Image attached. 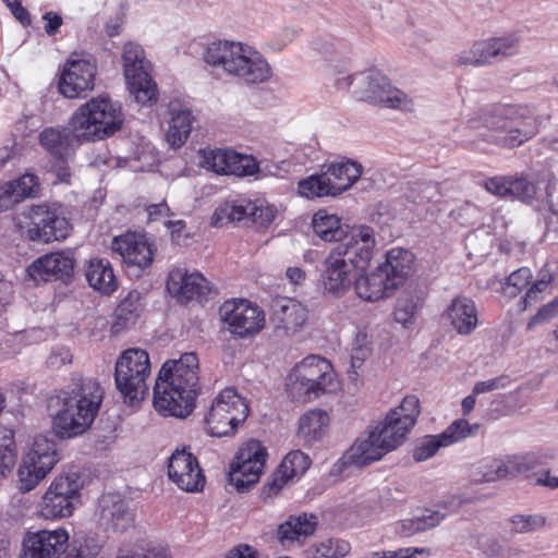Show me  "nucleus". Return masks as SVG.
Returning a JSON list of instances; mask_svg holds the SVG:
<instances>
[{
  "label": "nucleus",
  "instance_id": "1",
  "mask_svg": "<svg viewBox=\"0 0 558 558\" xmlns=\"http://www.w3.org/2000/svg\"><path fill=\"white\" fill-rule=\"evenodd\" d=\"M421 413L420 400L410 395L391 409L383 423L356 438L354 444L339 460L341 466L363 468L380 460L385 454L398 448L405 440L408 433L416 424Z\"/></svg>",
  "mask_w": 558,
  "mask_h": 558
},
{
  "label": "nucleus",
  "instance_id": "2",
  "mask_svg": "<svg viewBox=\"0 0 558 558\" xmlns=\"http://www.w3.org/2000/svg\"><path fill=\"white\" fill-rule=\"evenodd\" d=\"M104 400V389L93 377L74 374L60 395L49 399V409L58 408L52 414V429L61 439L84 434L95 421Z\"/></svg>",
  "mask_w": 558,
  "mask_h": 558
},
{
  "label": "nucleus",
  "instance_id": "3",
  "mask_svg": "<svg viewBox=\"0 0 558 558\" xmlns=\"http://www.w3.org/2000/svg\"><path fill=\"white\" fill-rule=\"evenodd\" d=\"M353 244H337L323 263L322 281L324 293L335 298L344 295L354 283L360 271H365L373 256L376 241L368 233L357 231L351 238Z\"/></svg>",
  "mask_w": 558,
  "mask_h": 558
},
{
  "label": "nucleus",
  "instance_id": "4",
  "mask_svg": "<svg viewBox=\"0 0 558 558\" xmlns=\"http://www.w3.org/2000/svg\"><path fill=\"white\" fill-rule=\"evenodd\" d=\"M339 89H351L360 99L386 108L412 111L414 104L378 70H367L336 81Z\"/></svg>",
  "mask_w": 558,
  "mask_h": 558
},
{
  "label": "nucleus",
  "instance_id": "5",
  "mask_svg": "<svg viewBox=\"0 0 558 558\" xmlns=\"http://www.w3.org/2000/svg\"><path fill=\"white\" fill-rule=\"evenodd\" d=\"M121 106L107 96L92 98L82 105L70 119L74 129L83 132L89 142L112 136L123 125Z\"/></svg>",
  "mask_w": 558,
  "mask_h": 558
},
{
  "label": "nucleus",
  "instance_id": "6",
  "mask_svg": "<svg viewBox=\"0 0 558 558\" xmlns=\"http://www.w3.org/2000/svg\"><path fill=\"white\" fill-rule=\"evenodd\" d=\"M149 375L150 362L145 350L131 348L122 352L116 362L114 383L124 403L135 407L145 399Z\"/></svg>",
  "mask_w": 558,
  "mask_h": 558
},
{
  "label": "nucleus",
  "instance_id": "7",
  "mask_svg": "<svg viewBox=\"0 0 558 558\" xmlns=\"http://www.w3.org/2000/svg\"><path fill=\"white\" fill-rule=\"evenodd\" d=\"M484 126L489 132L483 133L486 141L510 148L522 145L537 133L535 119L511 107H500L486 114Z\"/></svg>",
  "mask_w": 558,
  "mask_h": 558
},
{
  "label": "nucleus",
  "instance_id": "8",
  "mask_svg": "<svg viewBox=\"0 0 558 558\" xmlns=\"http://www.w3.org/2000/svg\"><path fill=\"white\" fill-rule=\"evenodd\" d=\"M17 226L23 236L41 243L62 241L72 229L68 218L58 208L46 204L32 205L23 210Z\"/></svg>",
  "mask_w": 558,
  "mask_h": 558
},
{
  "label": "nucleus",
  "instance_id": "9",
  "mask_svg": "<svg viewBox=\"0 0 558 558\" xmlns=\"http://www.w3.org/2000/svg\"><path fill=\"white\" fill-rule=\"evenodd\" d=\"M326 170L299 182V193L307 198L337 196L349 190L361 177V163L344 159L325 165Z\"/></svg>",
  "mask_w": 558,
  "mask_h": 558
},
{
  "label": "nucleus",
  "instance_id": "10",
  "mask_svg": "<svg viewBox=\"0 0 558 558\" xmlns=\"http://www.w3.org/2000/svg\"><path fill=\"white\" fill-rule=\"evenodd\" d=\"M248 405L234 388H226L213 400L205 422L208 433L214 437H226L235 434L238 427L248 415Z\"/></svg>",
  "mask_w": 558,
  "mask_h": 558
},
{
  "label": "nucleus",
  "instance_id": "11",
  "mask_svg": "<svg viewBox=\"0 0 558 558\" xmlns=\"http://www.w3.org/2000/svg\"><path fill=\"white\" fill-rule=\"evenodd\" d=\"M123 72L130 93L141 106H151L157 101V84L149 73L150 63L143 48L128 43L122 53Z\"/></svg>",
  "mask_w": 558,
  "mask_h": 558
},
{
  "label": "nucleus",
  "instance_id": "12",
  "mask_svg": "<svg viewBox=\"0 0 558 558\" xmlns=\"http://www.w3.org/2000/svg\"><path fill=\"white\" fill-rule=\"evenodd\" d=\"M59 461L57 444L45 436H38L17 469L19 490H33Z\"/></svg>",
  "mask_w": 558,
  "mask_h": 558
},
{
  "label": "nucleus",
  "instance_id": "13",
  "mask_svg": "<svg viewBox=\"0 0 558 558\" xmlns=\"http://www.w3.org/2000/svg\"><path fill=\"white\" fill-rule=\"evenodd\" d=\"M520 36L514 33L499 37L476 40L473 45L456 56L458 65L482 66L519 54Z\"/></svg>",
  "mask_w": 558,
  "mask_h": 558
},
{
  "label": "nucleus",
  "instance_id": "14",
  "mask_svg": "<svg viewBox=\"0 0 558 558\" xmlns=\"http://www.w3.org/2000/svg\"><path fill=\"white\" fill-rule=\"evenodd\" d=\"M266 458V448L256 439H251L239 449L228 473L229 483L238 493L247 492L258 482Z\"/></svg>",
  "mask_w": 558,
  "mask_h": 558
},
{
  "label": "nucleus",
  "instance_id": "15",
  "mask_svg": "<svg viewBox=\"0 0 558 558\" xmlns=\"http://www.w3.org/2000/svg\"><path fill=\"white\" fill-rule=\"evenodd\" d=\"M199 361L195 352H186L177 359V420L193 414L202 393L198 377Z\"/></svg>",
  "mask_w": 558,
  "mask_h": 558
},
{
  "label": "nucleus",
  "instance_id": "16",
  "mask_svg": "<svg viewBox=\"0 0 558 558\" xmlns=\"http://www.w3.org/2000/svg\"><path fill=\"white\" fill-rule=\"evenodd\" d=\"M220 315L229 331L240 338L258 333L265 325L264 312L244 299L226 301L220 307Z\"/></svg>",
  "mask_w": 558,
  "mask_h": 558
},
{
  "label": "nucleus",
  "instance_id": "17",
  "mask_svg": "<svg viewBox=\"0 0 558 558\" xmlns=\"http://www.w3.org/2000/svg\"><path fill=\"white\" fill-rule=\"evenodd\" d=\"M75 266L72 252H51L36 258L26 268V278L36 284L52 281L69 284L74 278Z\"/></svg>",
  "mask_w": 558,
  "mask_h": 558
},
{
  "label": "nucleus",
  "instance_id": "18",
  "mask_svg": "<svg viewBox=\"0 0 558 558\" xmlns=\"http://www.w3.org/2000/svg\"><path fill=\"white\" fill-rule=\"evenodd\" d=\"M97 66L88 59L69 58L59 78V92L65 98H83L94 89Z\"/></svg>",
  "mask_w": 558,
  "mask_h": 558
},
{
  "label": "nucleus",
  "instance_id": "19",
  "mask_svg": "<svg viewBox=\"0 0 558 558\" xmlns=\"http://www.w3.org/2000/svg\"><path fill=\"white\" fill-rule=\"evenodd\" d=\"M69 538L68 531L61 527L28 531L22 542L20 558H61Z\"/></svg>",
  "mask_w": 558,
  "mask_h": 558
},
{
  "label": "nucleus",
  "instance_id": "20",
  "mask_svg": "<svg viewBox=\"0 0 558 558\" xmlns=\"http://www.w3.org/2000/svg\"><path fill=\"white\" fill-rule=\"evenodd\" d=\"M111 248L118 253L123 264L129 268H134L141 272L153 263V248L145 234L128 231L124 234L116 236Z\"/></svg>",
  "mask_w": 558,
  "mask_h": 558
},
{
  "label": "nucleus",
  "instance_id": "21",
  "mask_svg": "<svg viewBox=\"0 0 558 558\" xmlns=\"http://www.w3.org/2000/svg\"><path fill=\"white\" fill-rule=\"evenodd\" d=\"M312 227L315 234L326 242H338V244H348L351 242V244H353L354 241H351V238L355 235L357 231H362L363 234L367 232L368 239L375 240L373 228L367 226L350 227L349 225L342 223L337 215L329 214L325 209H319L314 214Z\"/></svg>",
  "mask_w": 558,
  "mask_h": 558
},
{
  "label": "nucleus",
  "instance_id": "22",
  "mask_svg": "<svg viewBox=\"0 0 558 558\" xmlns=\"http://www.w3.org/2000/svg\"><path fill=\"white\" fill-rule=\"evenodd\" d=\"M88 142L85 134L70 123L62 128H46L39 134L40 145L56 159L65 161L82 143Z\"/></svg>",
  "mask_w": 558,
  "mask_h": 558
},
{
  "label": "nucleus",
  "instance_id": "23",
  "mask_svg": "<svg viewBox=\"0 0 558 558\" xmlns=\"http://www.w3.org/2000/svg\"><path fill=\"white\" fill-rule=\"evenodd\" d=\"M271 75L272 70L267 59L258 50L244 45L232 76L252 86L268 82Z\"/></svg>",
  "mask_w": 558,
  "mask_h": 558
},
{
  "label": "nucleus",
  "instance_id": "24",
  "mask_svg": "<svg viewBox=\"0 0 558 558\" xmlns=\"http://www.w3.org/2000/svg\"><path fill=\"white\" fill-rule=\"evenodd\" d=\"M98 524L107 532L122 533L133 524L129 504L118 494H107L99 499Z\"/></svg>",
  "mask_w": 558,
  "mask_h": 558
},
{
  "label": "nucleus",
  "instance_id": "25",
  "mask_svg": "<svg viewBox=\"0 0 558 558\" xmlns=\"http://www.w3.org/2000/svg\"><path fill=\"white\" fill-rule=\"evenodd\" d=\"M471 435V426L466 420H457L438 435L425 436L413 452L415 461L422 462L432 458L441 447H447Z\"/></svg>",
  "mask_w": 558,
  "mask_h": 558
},
{
  "label": "nucleus",
  "instance_id": "26",
  "mask_svg": "<svg viewBox=\"0 0 558 558\" xmlns=\"http://www.w3.org/2000/svg\"><path fill=\"white\" fill-rule=\"evenodd\" d=\"M444 316L460 336L471 335L478 326L476 304L471 298L465 295L453 298L447 306Z\"/></svg>",
  "mask_w": 558,
  "mask_h": 558
},
{
  "label": "nucleus",
  "instance_id": "27",
  "mask_svg": "<svg viewBox=\"0 0 558 558\" xmlns=\"http://www.w3.org/2000/svg\"><path fill=\"white\" fill-rule=\"evenodd\" d=\"M153 404L163 417L174 416V359L167 360L154 386Z\"/></svg>",
  "mask_w": 558,
  "mask_h": 558
},
{
  "label": "nucleus",
  "instance_id": "28",
  "mask_svg": "<svg viewBox=\"0 0 558 558\" xmlns=\"http://www.w3.org/2000/svg\"><path fill=\"white\" fill-rule=\"evenodd\" d=\"M414 254L402 247H393L386 253L385 263L377 268L387 274V281L393 290L399 288L414 271Z\"/></svg>",
  "mask_w": 558,
  "mask_h": 558
},
{
  "label": "nucleus",
  "instance_id": "29",
  "mask_svg": "<svg viewBox=\"0 0 558 558\" xmlns=\"http://www.w3.org/2000/svg\"><path fill=\"white\" fill-rule=\"evenodd\" d=\"M292 369L295 371V376L311 381L315 388L324 393L331 391V383L333 374L330 372L331 364L324 357L318 355H310L298 363Z\"/></svg>",
  "mask_w": 558,
  "mask_h": 558
},
{
  "label": "nucleus",
  "instance_id": "30",
  "mask_svg": "<svg viewBox=\"0 0 558 558\" xmlns=\"http://www.w3.org/2000/svg\"><path fill=\"white\" fill-rule=\"evenodd\" d=\"M243 46L244 44L239 41H213L204 50L203 59L208 65L232 76Z\"/></svg>",
  "mask_w": 558,
  "mask_h": 558
},
{
  "label": "nucleus",
  "instance_id": "31",
  "mask_svg": "<svg viewBox=\"0 0 558 558\" xmlns=\"http://www.w3.org/2000/svg\"><path fill=\"white\" fill-rule=\"evenodd\" d=\"M177 276L181 278L179 286L177 284V303H202L208 300L213 287L201 272H181V269L177 268Z\"/></svg>",
  "mask_w": 558,
  "mask_h": 558
},
{
  "label": "nucleus",
  "instance_id": "32",
  "mask_svg": "<svg viewBox=\"0 0 558 558\" xmlns=\"http://www.w3.org/2000/svg\"><path fill=\"white\" fill-rule=\"evenodd\" d=\"M190 162L219 175H229L232 158H238V151L230 148H203L193 149Z\"/></svg>",
  "mask_w": 558,
  "mask_h": 558
},
{
  "label": "nucleus",
  "instance_id": "33",
  "mask_svg": "<svg viewBox=\"0 0 558 558\" xmlns=\"http://www.w3.org/2000/svg\"><path fill=\"white\" fill-rule=\"evenodd\" d=\"M360 271L354 280V289L359 298L375 302L385 296H389L393 289L388 284L387 274H384L377 267L371 274L364 276Z\"/></svg>",
  "mask_w": 558,
  "mask_h": 558
},
{
  "label": "nucleus",
  "instance_id": "34",
  "mask_svg": "<svg viewBox=\"0 0 558 558\" xmlns=\"http://www.w3.org/2000/svg\"><path fill=\"white\" fill-rule=\"evenodd\" d=\"M316 525L317 519L314 514L290 515L283 523L278 525V541L283 546L295 541L301 542L315 532Z\"/></svg>",
  "mask_w": 558,
  "mask_h": 558
},
{
  "label": "nucleus",
  "instance_id": "35",
  "mask_svg": "<svg viewBox=\"0 0 558 558\" xmlns=\"http://www.w3.org/2000/svg\"><path fill=\"white\" fill-rule=\"evenodd\" d=\"M521 475L527 480L534 481L537 473L527 474L520 454L507 456L504 459H495L486 465V470L483 473V477L486 482L514 478Z\"/></svg>",
  "mask_w": 558,
  "mask_h": 558
},
{
  "label": "nucleus",
  "instance_id": "36",
  "mask_svg": "<svg viewBox=\"0 0 558 558\" xmlns=\"http://www.w3.org/2000/svg\"><path fill=\"white\" fill-rule=\"evenodd\" d=\"M143 308L144 304L141 301V293L137 290L130 291L114 311V320L111 326V331L117 335L134 326Z\"/></svg>",
  "mask_w": 558,
  "mask_h": 558
},
{
  "label": "nucleus",
  "instance_id": "37",
  "mask_svg": "<svg viewBox=\"0 0 558 558\" xmlns=\"http://www.w3.org/2000/svg\"><path fill=\"white\" fill-rule=\"evenodd\" d=\"M85 276L89 286L102 294L108 295L118 287L117 277L107 259H90Z\"/></svg>",
  "mask_w": 558,
  "mask_h": 558
},
{
  "label": "nucleus",
  "instance_id": "38",
  "mask_svg": "<svg viewBox=\"0 0 558 558\" xmlns=\"http://www.w3.org/2000/svg\"><path fill=\"white\" fill-rule=\"evenodd\" d=\"M274 319L284 330H294L307 320V311L298 301L283 298L276 301Z\"/></svg>",
  "mask_w": 558,
  "mask_h": 558
},
{
  "label": "nucleus",
  "instance_id": "39",
  "mask_svg": "<svg viewBox=\"0 0 558 558\" xmlns=\"http://www.w3.org/2000/svg\"><path fill=\"white\" fill-rule=\"evenodd\" d=\"M329 422V415L325 410L315 409L307 411L300 417L298 436L305 444L311 445L322 439L328 428Z\"/></svg>",
  "mask_w": 558,
  "mask_h": 558
},
{
  "label": "nucleus",
  "instance_id": "40",
  "mask_svg": "<svg viewBox=\"0 0 558 558\" xmlns=\"http://www.w3.org/2000/svg\"><path fill=\"white\" fill-rule=\"evenodd\" d=\"M252 202L240 199L226 203L218 207L213 217L211 226L219 228L229 222L251 221Z\"/></svg>",
  "mask_w": 558,
  "mask_h": 558
},
{
  "label": "nucleus",
  "instance_id": "41",
  "mask_svg": "<svg viewBox=\"0 0 558 558\" xmlns=\"http://www.w3.org/2000/svg\"><path fill=\"white\" fill-rule=\"evenodd\" d=\"M444 519V513L425 509L421 514L401 520L398 523L397 532L403 537H410L416 533L437 526Z\"/></svg>",
  "mask_w": 558,
  "mask_h": 558
},
{
  "label": "nucleus",
  "instance_id": "42",
  "mask_svg": "<svg viewBox=\"0 0 558 558\" xmlns=\"http://www.w3.org/2000/svg\"><path fill=\"white\" fill-rule=\"evenodd\" d=\"M77 502L73 497L48 489L40 502V513L45 519L65 518L73 513Z\"/></svg>",
  "mask_w": 558,
  "mask_h": 558
},
{
  "label": "nucleus",
  "instance_id": "43",
  "mask_svg": "<svg viewBox=\"0 0 558 558\" xmlns=\"http://www.w3.org/2000/svg\"><path fill=\"white\" fill-rule=\"evenodd\" d=\"M38 189V178L35 174L26 173L10 182L0 198L8 199L10 203H19L26 197L35 196Z\"/></svg>",
  "mask_w": 558,
  "mask_h": 558
},
{
  "label": "nucleus",
  "instance_id": "44",
  "mask_svg": "<svg viewBox=\"0 0 558 558\" xmlns=\"http://www.w3.org/2000/svg\"><path fill=\"white\" fill-rule=\"evenodd\" d=\"M117 558H171V554L161 544L143 541L134 545L123 544Z\"/></svg>",
  "mask_w": 558,
  "mask_h": 558
},
{
  "label": "nucleus",
  "instance_id": "45",
  "mask_svg": "<svg viewBox=\"0 0 558 558\" xmlns=\"http://www.w3.org/2000/svg\"><path fill=\"white\" fill-rule=\"evenodd\" d=\"M350 549L347 541L329 538L311 545L305 555L307 558H341L347 556Z\"/></svg>",
  "mask_w": 558,
  "mask_h": 558
},
{
  "label": "nucleus",
  "instance_id": "46",
  "mask_svg": "<svg viewBox=\"0 0 558 558\" xmlns=\"http://www.w3.org/2000/svg\"><path fill=\"white\" fill-rule=\"evenodd\" d=\"M199 123L192 110L183 107L177 99V150L185 144L192 133L197 137Z\"/></svg>",
  "mask_w": 558,
  "mask_h": 558
},
{
  "label": "nucleus",
  "instance_id": "47",
  "mask_svg": "<svg viewBox=\"0 0 558 558\" xmlns=\"http://www.w3.org/2000/svg\"><path fill=\"white\" fill-rule=\"evenodd\" d=\"M311 465V459L301 450L290 451L278 465V474H282L288 481L305 473Z\"/></svg>",
  "mask_w": 558,
  "mask_h": 558
},
{
  "label": "nucleus",
  "instance_id": "48",
  "mask_svg": "<svg viewBox=\"0 0 558 558\" xmlns=\"http://www.w3.org/2000/svg\"><path fill=\"white\" fill-rule=\"evenodd\" d=\"M295 375V371L291 369L287 378V390L292 399L299 402H307L322 395L315 388V385H311V381L301 379Z\"/></svg>",
  "mask_w": 558,
  "mask_h": 558
},
{
  "label": "nucleus",
  "instance_id": "49",
  "mask_svg": "<svg viewBox=\"0 0 558 558\" xmlns=\"http://www.w3.org/2000/svg\"><path fill=\"white\" fill-rule=\"evenodd\" d=\"M82 485L81 477L77 473H66L57 476L48 489L59 495L73 497L74 500L80 501Z\"/></svg>",
  "mask_w": 558,
  "mask_h": 558
},
{
  "label": "nucleus",
  "instance_id": "50",
  "mask_svg": "<svg viewBox=\"0 0 558 558\" xmlns=\"http://www.w3.org/2000/svg\"><path fill=\"white\" fill-rule=\"evenodd\" d=\"M508 522L512 525L511 533L525 534L543 527L546 519L541 514H513L508 519Z\"/></svg>",
  "mask_w": 558,
  "mask_h": 558
},
{
  "label": "nucleus",
  "instance_id": "51",
  "mask_svg": "<svg viewBox=\"0 0 558 558\" xmlns=\"http://www.w3.org/2000/svg\"><path fill=\"white\" fill-rule=\"evenodd\" d=\"M230 163L229 175L243 178L262 172L258 162L251 155L238 153V158H232Z\"/></svg>",
  "mask_w": 558,
  "mask_h": 558
},
{
  "label": "nucleus",
  "instance_id": "52",
  "mask_svg": "<svg viewBox=\"0 0 558 558\" xmlns=\"http://www.w3.org/2000/svg\"><path fill=\"white\" fill-rule=\"evenodd\" d=\"M509 197L531 203L536 194L535 185L525 178L509 177Z\"/></svg>",
  "mask_w": 558,
  "mask_h": 558
},
{
  "label": "nucleus",
  "instance_id": "53",
  "mask_svg": "<svg viewBox=\"0 0 558 558\" xmlns=\"http://www.w3.org/2000/svg\"><path fill=\"white\" fill-rule=\"evenodd\" d=\"M418 303L413 298H400L395 308V320L404 327L412 325L417 314Z\"/></svg>",
  "mask_w": 558,
  "mask_h": 558
},
{
  "label": "nucleus",
  "instance_id": "54",
  "mask_svg": "<svg viewBox=\"0 0 558 558\" xmlns=\"http://www.w3.org/2000/svg\"><path fill=\"white\" fill-rule=\"evenodd\" d=\"M15 462V450L13 432L5 429L2 436V442L0 444V476L4 475L7 471Z\"/></svg>",
  "mask_w": 558,
  "mask_h": 558
},
{
  "label": "nucleus",
  "instance_id": "55",
  "mask_svg": "<svg viewBox=\"0 0 558 558\" xmlns=\"http://www.w3.org/2000/svg\"><path fill=\"white\" fill-rule=\"evenodd\" d=\"M553 280L550 274H544L539 279L532 283V286L527 289L525 295L521 299L520 305L521 310H526L534 302H537L541 298V294L548 288Z\"/></svg>",
  "mask_w": 558,
  "mask_h": 558
},
{
  "label": "nucleus",
  "instance_id": "56",
  "mask_svg": "<svg viewBox=\"0 0 558 558\" xmlns=\"http://www.w3.org/2000/svg\"><path fill=\"white\" fill-rule=\"evenodd\" d=\"M205 482L203 470L191 473H179L177 470V486L182 490L190 493L201 492L204 488Z\"/></svg>",
  "mask_w": 558,
  "mask_h": 558
},
{
  "label": "nucleus",
  "instance_id": "57",
  "mask_svg": "<svg viewBox=\"0 0 558 558\" xmlns=\"http://www.w3.org/2000/svg\"><path fill=\"white\" fill-rule=\"evenodd\" d=\"M277 209L272 205L263 202H252L251 222L260 227H268L276 218Z\"/></svg>",
  "mask_w": 558,
  "mask_h": 558
},
{
  "label": "nucleus",
  "instance_id": "58",
  "mask_svg": "<svg viewBox=\"0 0 558 558\" xmlns=\"http://www.w3.org/2000/svg\"><path fill=\"white\" fill-rule=\"evenodd\" d=\"M367 335L359 332L353 343L351 354V368L354 375H357L356 369L362 366L364 361L369 354V349L366 347Z\"/></svg>",
  "mask_w": 558,
  "mask_h": 558
},
{
  "label": "nucleus",
  "instance_id": "59",
  "mask_svg": "<svg viewBox=\"0 0 558 558\" xmlns=\"http://www.w3.org/2000/svg\"><path fill=\"white\" fill-rule=\"evenodd\" d=\"M532 279V271L529 267H521L518 270L511 272L507 278V286L513 288L510 291L511 296H515L523 288H526Z\"/></svg>",
  "mask_w": 558,
  "mask_h": 558
},
{
  "label": "nucleus",
  "instance_id": "60",
  "mask_svg": "<svg viewBox=\"0 0 558 558\" xmlns=\"http://www.w3.org/2000/svg\"><path fill=\"white\" fill-rule=\"evenodd\" d=\"M177 470L179 473H191L202 469L197 458L193 453L187 452L185 447L181 450L177 447Z\"/></svg>",
  "mask_w": 558,
  "mask_h": 558
},
{
  "label": "nucleus",
  "instance_id": "61",
  "mask_svg": "<svg viewBox=\"0 0 558 558\" xmlns=\"http://www.w3.org/2000/svg\"><path fill=\"white\" fill-rule=\"evenodd\" d=\"M288 482L289 481L286 480L282 474H278V469H276L271 476V480L266 482L262 488V500L267 501L268 499L277 496Z\"/></svg>",
  "mask_w": 558,
  "mask_h": 558
},
{
  "label": "nucleus",
  "instance_id": "62",
  "mask_svg": "<svg viewBox=\"0 0 558 558\" xmlns=\"http://www.w3.org/2000/svg\"><path fill=\"white\" fill-rule=\"evenodd\" d=\"M477 547L488 558H501L505 546L497 537L489 536L478 538Z\"/></svg>",
  "mask_w": 558,
  "mask_h": 558
},
{
  "label": "nucleus",
  "instance_id": "63",
  "mask_svg": "<svg viewBox=\"0 0 558 558\" xmlns=\"http://www.w3.org/2000/svg\"><path fill=\"white\" fill-rule=\"evenodd\" d=\"M509 177H494L485 182V189L495 195L509 197Z\"/></svg>",
  "mask_w": 558,
  "mask_h": 558
},
{
  "label": "nucleus",
  "instance_id": "64",
  "mask_svg": "<svg viewBox=\"0 0 558 558\" xmlns=\"http://www.w3.org/2000/svg\"><path fill=\"white\" fill-rule=\"evenodd\" d=\"M521 461L527 474L537 473L536 470L546 464L547 457L541 452H527L520 454Z\"/></svg>",
  "mask_w": 558,
  "mask_h": 558
}]
</instances>
